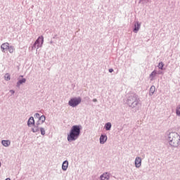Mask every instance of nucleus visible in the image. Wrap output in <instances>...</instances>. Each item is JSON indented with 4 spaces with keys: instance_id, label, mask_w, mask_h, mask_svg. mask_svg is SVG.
Instances as JSON below:
<instances>
[{
    "instance_id": "nucleus-1",
    "label": "nucleus",
    "mask_w": 180,
    "mask_h": 180,
    "mask_svg": "<svg viewBox=\"0 0 180 180\" xmlns=\"http://www.w3.org/2000/svg\"><path fill=\"white\" fill-rule=\"evenodd\" d=\"M81 134V126L75 125L71 127V131H69V134L67 135V141L69 142L75 141L79 138V135Z\"/></svg>"
},
{
    "instance_id": "nucleus-2",
    "label": "nucleus",
    "mask_w": 180,
    "mask_h": 180,
    "mask_svg": "<svg viewBox=\"0 0 180 180\" xmlns=\"http://www.w3.org/2000/svg\"><path fill=\"white\" fill-rule=\"evenodd\" d=\"M168 140H169V145L172 147H177L179 146V143H180V136L175 132L169 133Z\"/></svg>"
},
{
    "instance_id": "nucleus-3",
    "label": "nucleus",
    "mask_w": 180,
    "mask_h": 180,
    "mask_svg": "<svg viewBox=\"0 0 180 180\" xmlns=\"http://www.w3.org/2000/svg\"><path fill=\"white\" fill-rule=\"evenodd\" d=\"M79 103H81V98H71L70 101H69V106H71L73 108L76 107Z\"/></svg>"
},
{
    "instance_id": "nucleus-4",
    "label": "nucleus",
    "mask_w": 180,
    "mask_h": 180,
    "mask_svg": "<svg viewBox=\"0 0 180 180\" xmlns=\"http://www.w3.org/2000/svg\"><path fill=\"white\" fill-rule=\"evenodd\" d=\"M43 46V36L39 37L35 41V44H33V48H41Z\"/></svg>"
},
{
    "instance_id": "nucleus-5",
    "label": "nucleus",
    "mask_w": 180,
    "mask_h": 180,
    "mask_svg": "<svg viewBox=\"0 0 180 180\" xmlns=\"http://www.w3.org/2000/svg\"><path fill=\"white\" fill-rule=\"evenodd\" d=\"M13 49V46H9L8 43L1 44V51H3V53H4V51H6V49Z\"/></svg>"
},
{
    "instance_id": "nucleus-6",
    "label": "nucleus",
    "mask_w": 180,
    "mask_h": 180,
    "mask_svg": "<svg viewBox=\"0 0 180 180\" xmlns=\"http://www.w3.org/2000/svg\"><path fill=\"white\" fill-rule=\"evenodd\" d=\"M141 167V158H135V167Z\"/></svg>"
},
{
    "instance_id": "nucleus-7",
    "label": "nucleus",
    "mask_w": 180,
    "mask_h": 180,
    "mask_svg": "<svg viewBox=\"0 0 180 180\" xmlns=\"http://www.w3.org/2000/svg\"><path fill=\"white\" fill-rule=\"evenodd\" d=\"M105 141H107V136L101 135V137L99 138V143L103 144L105 143Z\"/></svg>"
},
{
    "instance_id": "nucleus-8",
    "label": "nucleus",
    "mask_w": 180,
    "mask_h": 180,
    "mask_svg": "<svg viewBox=\"0 0 180 180\" xmlns=\"http://www.w3.org/2000/svg\"><path fill=\"white\" fill-rule=\"evenodd\" d=\"M1 144H3V146L8 147L11 145V141L3 140L1 141Z\"/></svg>"
},
{
    "instance_id": "nucleus-9",
    "label": "nucleus",
    "mask_w": 180,
    "mask_h": 180,
    "mask_svg": "<svg viewBox=\"0 0 180 180\" xmlns=\"http://www.w3.org/2000/svg\"><path fill=\"white\" fill-rule=\"evenodd\" d=\"M32 124H34V120L32 118V117L29 118V121L27 122V125L31 126Z\"/></svg>"
},
{
    "instance_id": "nucleus-10",
    "label": "nucleus",
    "mask_w": 180,
    "mask_h": 180,
    "mask_svg": "<svg viewBox=\"0 0 180 180\" xmlns=\"http://www.w3.org/2000/svg\"><path fill=\"white\" fill-rule=\"evenodd\" d=\"M101 180H109V174L107 173L101 174Z\"/></svg>"
},
{
    "instance_id": "nucleus-11",
    "label": "nucleus",
    "mask_w": 180,
    "mask_h": 180,
    "mask_svg": "<svg viewBox=\"0 0 180 180\" xmlns=\"http://www.w3.org/2000/svg\"><path fill=\"white\" fill-rule=\"evenodd\" d=\"M68 166H69V162H68L67 161L63 162V165H62V169H63V171H66Z\"/></svg>"
},
{
    "instance_id": "nucleus-12",
    "label": "nucleus",
    "mask_w": 180,
    "mask_h": 180,
    "mask_svg": "<svg viewBox=\"0 0 180 180\" xmlns=\"http://www.w3.org/2000/svg\"><path fill=\"white\" fill-rule=\"evenodd\" d=\"M141 27V24H139V22L135 23V28L133 30V32H135V33H137V31H139V28Z\"/></svg>"
},
{
    "instance_id": "nucleus-13",
    "label": "nucleus",
    "mask_w": 180,
    "mask_h": 180,
    "mask_svg": "<svg viewBox=\"0 0 180 180\" xmlns=\"http://www.w3.org/2000/svg\"><path fill=\"white\" fill-rule=\"evenodd\" d=\"M155 93V86H151V88L149 89V96H153V94Z\"/></svg>"
},
{
    "instance_id": "nucleus-14",
    "label": "nucleus",
    "mask_w": 180,
    "mask_h": 180,
    "mask_svg": "<svg viewBox=\"0 0 180 180\" xmlns=\"http://www.w3.org/2000/svg\"><path fill=\"white\" fill-rule=\"evenodd\" d=\"M175 114L177 115V116H180V105H178L176 108H175Z\"/></svg>"
},
{
    "instance_id": "nucleus-15",
    "label": "nucleus",
    "mask_w": 180,
    "mask_h": 180,
    "mask_svg": "<svg viewBox=\"0 0 180 180\" xmlns=\"http://www.w3.org/2000/svg\"><path fill=\"white\" fill-rule=\"evenodd\" d=\"M163 66H164L163 62H160L158 65V68H159V70H163Z\"/></svg>"
},
{
    "instance_id": "nucleus-16",
    "label": "nucleus",
    "mask_w": 180,
    "mask_h": 180,
    "mask_svg": "<svg viewBox=\"0 0 180 180\" xmlns=\"http://www.w3.org/2000/svg\"><path fill=\"white\" fill-rule=\"evenodd\" d=\"M105 129H106L107 131H109L110 129V123H107L106 124H105Z\"/></svg>"
},
{
    "instance_id": "nucleus-17",
    "label": "nucleus",
    "mask_w": 180,
    "mask_h": 180,
    "mask_svg": "<svg viewBox=\"0 0 180 180\" xmlns=\"http://www.w3.org/2000/svg\"><path fill=\"white\" fill-rule=\"evenodd\" d=\"M11 80V75H9L8 73L5 74V81Z\"/></svg>"
},
{
    "instance_id": "nucleus-18",
    "label": "nucleus",
    "mask_w": 180,
    "mask_h": 180,
    "mask_svg": "<svg viewBox=\"0 0 180 180\" xmlns=\"http://www.w3.org/2000/svg\"><path fill=\"white\" fill-rule=\"evenodd\" d=\"M25 79H22L21 80H19V82H17V86L20 85L22 84H25Z\"/></svg>"
},
{
    "instance_id": "nucleus-19",
    "label": "nucleus",
    "mask_w": 180,
    "mask_h": 180,
    "mask_svg": "<svg viewBox=\"0 0 180 180\" xmlns=\"http://www.w3.org/2000/svg\"><path fill=\"white\" fill-rule=\"evenodd\" d=\"M39 118V120L41 121V123L44 122V115H41V117H37Z\"/></svg>"
},
{
    "instance_id": "nucleus-20",
    "label": "nucleus",
    "mask_w": 180,
    "mask_h": 180,
    "mask_svg": "<svg viewBox=\"0 0 180 180\" xmlns=\"http://www.w3.org/2000/svg\"><path fill=\"white\" fill-rule=\"evenodd\" d=\"M7 50L8 51V53H13L15 52V49H7Z\"/></svg>"
},
{
    "instance_id": "nucleus-21",
    "label": "nucleus",
    "mask_w": 180,
    "mask_h": 180,
    "mask_svg": "<svg viewBox=\"0 0 180 180\" xmlns=\"http://www.w3.org/2000/svg\"><path fill=\"white\" fill-rule=\"evenodd\" d=\"M155 75H157V72L153 71L151 72V75H149V77H150L151 78H153V77H155Z\"/></svg>"
},
{
    "instance_id": "nucleus-22",
    "label": "nucleus",
    "mask_w": 180,
    "mask_h": 180,
    "mask_svg": "<svg viewBox=\"0 0 180 180\" xmlns=\"http://www.w3.org/2000/svg\"><path fill=\"white\" fill-rule=\"evenodd\" d=\"M41 135L44 136V129L43 128H41Z\"/></svg>"
},
{
    "instance_id": "nucleus-23",
    "label": "nucleus",
    "mask_w": 180,
    "mask_h": 180,
    "mask_svg": "<svg viewBox=\"0 0 180 180\" xmlns=\"http://www.w3.org/2000/svg\"><path fill=\"white\" fill-rule=\"evenodd\" d=\"M37 131H39V129L33 128V133H35Z\"/></svg>"
},
{
    "instance_id": "nucleus-24",
    "label": "nucleus",
    "mask_w": 180,
    "mask_h": 180,
    "mask_svg": "<svg viewBox=\"0 0 180 180\" xmlns=\"http://www.w3.org/2000/svg\"><path fill=\"white\" fill-rule=\"evenodd\" d=\"M41 116L38 113L35 114V118H40Z\"/></svg>"
},
{
    "instance_id": "nucleus-25",
    "label": "nucleus",
    "mask_w": 180,
    "mask_h": 180,
    "mask_svg": "<svg viewBox=\"0 0 180 180\" xmlns=\"http://www.w3.org/2000/svg\"><path fill=\"white\" fill-rule=\"evenodd\" d=\"M10 92H11V94H15V91H13V90H11Z\"/></svg>"
},
{
    "instance_id": "nucleus-26",
    "label": "nucleus",
    "mask_w": 180,
    "mask_h": 180,
    "mask_svg": "<svg viewBox=\"0 0 180 180\" xmlns=\"http://www.w3.org/2000/svg\"><path fill=\"white\" fill-rule=\"evenodd\" d=\"M109 72L110 73L112 72V69H109Z\"/></svg>"
},
{
    "instance_id": "nucleus-27",
    "label": "nucleus",
    "mask_w": 180,
    "mask_h": 180,
    "mask_svg": "<svg viewBox=\"0 0 180 180\" xmlns=\"http://www.w3.org/2000/svg\"><path fill=\"white\" fill-rule=\"evenodd\" d=\"M93 102H96V99H93Z\"/></svg>"
},
{
    "instance_id": "nucleus-28",
    "label": "nucleus",
    "mask_w": 180,
    "mask_h": 180,
    "mask_svg": "<svg viewBox=\"0 0 180 180\" xmlns=\"http://www.w3.org/2000/svg\"><path fill=\"white\" fill-rule=\"evenodd\" d=\"M5 180H11V179L7 178V179H6Z\"/></svg>"
}]
</instances>
